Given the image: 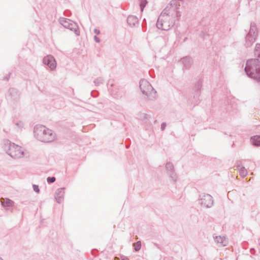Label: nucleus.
<instances>
[{"mask_svg": "<svg viewBox=\"0 0 260 260\" xmlns=\"http://www.w3.org/2000/svg\"><path fill=\"white\" fill-rule=\"evenodd\" d=\"M254 58L248 59L245 68L247 76L260 82V44L257 43L254 50Z\"/></svg>", "mask_w": 260, "mask_h": 260, "instance_id": "obj_1", "label": "nucleus"}, {"mask_svg": "<svg viewBox=\"0 0 260 260\" xmlns=\"http://www.w3.org/2000/svg\"><path fill=\"white\" fill-rule=\"evenodd\" d=\"M173 11L175 13V17L178 18L180 17L181 14L179 11L177 10L176 6L173 7L171 10L169 12L166 9L164 10L160 16L158 17L156 25L158 29L164 30H168L171 29L175 24L176 20L174 22L172 21L170 22V14Z\"/></svg>", "mask_w": 260, "mask_h": 260, "instance_id": "obj_2", "label": "nucleus"}, {"mask_svg": "<svg viewBox=\"0 0 260 260\" xmlns=\"http://www.w3.org/2000/svg\"><path fill=\"white\" fill-rule=\"evenodd\" d=\"M35 138L44 143H50L55 139V134L43 125H36L34 129Z\"/></svg>", "mask_w": 260, "mask_h": 260, "instance_id": "obj_3", "label": "nucleus"}, {"mask_svg": "<svg viewBox=\"0 0 260 260\" xmlns=\"http://www.w3.org/2000/svg\"><path fill=\"white\" fill-rule=\"evenodd\" d=\"M21 147L11 143L9 140L5 142L4 149L6 153L11 157L17 159L23 157L24 152Z\"/></svg>", "mask_w": 260, "mask_h": 260, "instance_id": "obj_4", "label": "nucleus"}, {"mask_svg": "<svg viewBox=\"0 0 260 260\" xmlns=\"http://www.w3.org/2000/svg\"><path fill=\"white\" fill-rule=\"evenodd\" d=\"M139 87L142 93L147 96L149 100H154L157 96V92L151 84L145 79H141Z\"/></svg>", "mask_w": 260, "mask_h": 260, "instance_id": "obj_5", "label": "nucleus"}, {"mask_svg": "<svg viewBox=\"0 0 260 260\" xmlns=\"http://www.w3.org/2000/svg\"><path fill=\"white\" fill-rule=\"evenodd\" d=\"M58 21L64 28L74 31L77 36L80 35L78 25L76 22L70 19L64 17H60L58 19Z\"/></svg>", "mask_w": 260, "mask_h": 260, "instance_id": "obj_6", "label": "nucleus"}, {"mask_svg": "<svg viewBox=\"0 0 260 260\" xmlns=\"http://www.w3.org/2000/svg\"><path fill=\"white\" fill-rule=\"evenodd\" d=\"M199 201L201 206H204L208 208L212 207L213 205V197L209 194L202 193L200 195Z\"/></svg>", "mask_w": 260, "mask_h": 260, "instance_id": "obj_7", "label": "nucleus"}, {"mask_svg": "<svg viewBox=\"0 0 260 260\" xmlns=\"http://www.w3.org/2000/svg\"><path fill=\"white\" fill-rule=\"evenodd\" d=\"M20 96V92L19 90L15 88H9L7 94L6 96L8 101H17Z\"/></svg>", "mask_w": 260, "mask_h": 260, "instance_id": "obj_8", "label": "nucleus"}, {"mask_svg": "<svg viewBox=\"0 0 260 260\" xmlns=\"http://www.w3.org/2000/svg\"><path fill=\"white\" fill-rule=\"evenodd\" d=\"M43 62L51 70H53L56 67V63L54 57L51 55H48L43 59Z\"/></svg>", "mask_w": 260, "mask_h": 260, "instance_id": "obj_9", "label": "nucleus"}, {"mask_svg": "<svg viewBox=\"0 0 260 260\" xmlns=\"http://www.w3.org/2000/svg\"><path fill=\"white\" fill-rule=\"evenodd\" d=\"M64 189V187L59 188L55 192V199L58 204H60L63 199Z\"/></svg>", "mask_w": 260, "mask_h": 260, "instance_id": "obj_10", "label": "nucleus"}, {"mask_svg": "<svg viewBox=\"0 0 260 260\" xmlns=\"http://www.w3.org/2000/svg\"><path fill=\"white\" fill-rule=\"evenodd\" d=\"M181 61L183 64L184 68L186 70H188L192 63V59L190 56H186L181 59Z\"/></svg>", "mask_w": 260, "mask_h": 260, "instance_id": "obj_11", "label": "nucleus"}, {"mask_svg": "<svg viewBox=\"0 0 260 260\" xmlns=\"http://www.w3.org/2000/svg\"><path fill=\"white\" fill-rule=\"evenodd\" d=\"M256 37L255 36H253V35H249L247 34L245 36V43L244 44L246 48L250 47L253 43L256 40Z\"/></svg>", "mask_w": 260, "mask_h": 260, "instance_id": "obj_12", "label": "nucleus"}, {"mask_svg": "<svg viewBox=\"0 0 260 260\" xmlns=\"http://www.w3.org/2000/svg\"><path fill=\"white\" fill-rule=\"evenodd\" d=\"M138 19L135 16L129 15L127 18V23L131 27L135 26L138 24Z\"/></svg>", "mask_w": 260, "mask_h": 260, "instance_id": "obj_13", "label": "nucleus"}, {"mask_svg": "<svg viewBox=\"0 0 260 260\" xmlns=\"http://www.w3.org/2000/svg\"><path fill=\"white\" fill-rule=\"evenodd\" d=\"M202 79H200L195 84L194 86L193 87V90L194 91V96H199L201 89L202 87Z\"/></svg>", "mask_w": 260, "mask_h": 260, "instance_id": "obj_14", "label": "nucleus"}, {"mask_svg": "<svg viewBox=\"0 0 260 260\" xmlns=\"http://www.w3.org/2000/svg\"><path fill=\"white\" fill-rule=\"evenodd\" d=\"M250 142L252 145L260 147V135H255L251 137Z\"/></svg>", "mask_w": 260, "mask_h": 260, "instance_id": "obj_15", "label": "nucleus"}, {"mask_svg": "<svg viewBox=\"0 0 260 260\" xmlns=\"http://www.w3.org/2000/svg\"><path fill=\"white\" fill-rule=\"evenodd\" d=\"M249 35H253V36L256 37L257 34V27L256 23L254 22H251L250 29L247 34Z\"/></svg>", "mask_w": 260, "mask_h": 260, "instance_id": "obj_16", "label": "nucleus"}, {"mask_svg": "<svg viewBox=\"0 0 260 260\" xmlns=\"http://www.w3.org/2000/svg\"><path fill=\"white\" fill-rule=\"evenodd\" d=\"M214 240L215 242L217 243H220L222 244L223 246H225V239L224 237H222L220 236H216L215 237H214Z\"/></svg>", "mask_w": 260, "mask_h": 260, "instance_id": "obj_17", "label": "nucleus"}, {"mask_svg": "<svg viewBox=\"0 0 260 260\" xmlns=\"http://www.w3.org/2000/svg\"><path fill=\"white\" fill-rule=\"evenodd\" d=\"M133 246L135 251H139L141 249L142 246L141 241H138L137 242L133 243Z\"/></svg>", "mask_w": 260, "mask_h": 260, "instance_id": "obj_18", "label": "nucleus"}, {"mask_svg": "<svg viewBox=\"0 0 260 260\" xmlns=\"http://www.w3.org/2000/svg\"><path fill=\"white\" fill-rule=\"evenodd\" d=\"M170 177L172 179L173 181H176L178 178L176 173L175 170L168 172Z\"/></svg>", "mask_w": 260, "mask_h": 260, "instance_id": "obj_19", "label": "nucleus"}, {"mask_svg": "<svg viewBox=\"0 0 260 260\" xmlns=\"http://www.w3.org/2000/svg\"><path fill=\"white\" fill-rule=\"evenodd\" d=\"M166 170L169 172L170 171H172L173 170H174V165L171 162H168L167 164H166Z\"/></svg>", "mask_w": 260, "mask_h": 260, "instance_id": "obj_20", "label": "nucleus"}, {"mask_svg": "<svg viewBox=\"0 0 260 260\" xmlns=\"http://www.w3.org/2000/svg\"><path fill=\"white\" fill-rule=\"evenodd\" d=\"M12 203L13 201L9 199H7L6 201L2 202V205L4 207H9L12 205Z\"/></svg>", "mask_w": 260, "mask_h": 260, "instance_id": "obj_21", "label": "nucleus"}, {"mask_svg": "<svg viewBox=\"0 0 260 260\" xmlns=\"http://www.w3.org/2000/svg\"><path fill=\"white\" fill-rule=\"evenodd\" d=\"M104 82V79L102 77H98L94 80L95 85L99 86L101 84H102Z\"/></svg>", "mask_w": 260, "mask_h": 260, "instance_id": "obj_22", "label": "nucleus"}, {"mask_svg": "<svg viewBox=\"0 0 260 260\" xmlns=\"http://www.w3.org/2000/svg\"><path fill=\"white\" fill-rule=\"evenodd\" d=\"M147 4V0H141L140 3V7L141 11H143L144 8Z\"/></svg>", "mask_w": 260, "mask_h": 260, "instance_id": "obj_23", "label": "nucleus"}, {"mask_svg": "<svg viewBox=\"0 0 260 260\" xmlns=\"http://www.w3.org/2000/svg\"><path fill=\"white\" fill-rule=\"evenodd\" d=\"M240 175L244 177L247 175V171L244 167H241L240 169Z\"/></svg>", "mask_w": 260, "mask_h": 260, "instance_id": "obj_24", "label": "nucleus"}, {"mask_svg": "<svg viewBox=\"0 0 260 260\" xmlns=\"http://www.w3.org/2000/svg\"><path fill=\"white\" fill-rule=\"evenodd\" d=\"M56 180V178L54 176L48 177L47 178V181L49 184L54 183Z\"/></svg>", "mask_w": 260, "mask_h": 260, "instance_id": "obj_25", "label": "nucleus"}, {"mask_svg": "<svg viewBox=\"0 0 260 260\" xmlns=\"http://www.w3.org/2000/svg\"><path fill=\"white\" fill-rule=\"evenodd\" d=\"M208 36V34L206 31H202L200 34V37L203 39H205L206 37Z\"/></svg>", "mask_w": 260, "mask_h": 260, "instance_id": "obj_26", "label": "nucleus"}, {"mask_svg": "<svg viewBox=\"0 0 260 260\" xmlns=\"http://www.w3.org/2000/svg\"><path fill=\"white\" fill-rule=\"evenodd\" d=\"M32 187H33V189L34 190L37 192V193H39L40 192V189H39V187L38 185H36V184H34L32 185Z\"/></svg>", "mask_w": 260, "mask_h": 260, "instance_id": "obj_27", "label": "nucleus"}, {"mask_svg": "<svg viewBox=\"0 0 260 260\" xmlns=\"http://www.w3.org/2000/svg\"><path fill=\"white\" fill-rule=\"evenodd\" d=\"M11 75V73L9 72L7 76H6L4 77L3 80L8 81L9 79V78H10Z\"/></svg>", "mask_w": 260, "mask_h": 260, "instance_id": "obj_28", "label": "nucleus"}, {"mask_svg": "<svg viewBox=\"0 0 260 260\" xmlns=\"http://www.w3.org/2000/svg\"><path fill=\"white\" fill-rule=\"evenodd\" d=\"M63 14L66 16L69 17L71 15V12L68 10H66L64 11Z\"/></svg>", "mask_w": 260, "mask_h": 260, "instance_id": "obj_29", "label": "nucleus"}, {"mask_svg": "<svg viewBox=\"0 0 260 260\" xmlns=\"http://www.w3.org/2000/svg\"><path fill=\"white\" fill-rule=\"evenodd\" d=\"M166 126H167L166 123V122H162L161 124V127H160L161 130V131H164L165 129Z\"/></svg>", "mask_w": 260, "mask_h": 260, "instance_id": "obj_30", "label": "nucleus"}, {"mask_svg": "<svg viewBox=\"0 0 260 260\" xmlns=\"http://www.w3.org/2000/svg\"><path fill=\"white\" fill-rule=\"evenodd\" d=\"M94 40L96 43H99L101 41L100 38L99 37H98L96 36H94Z\"/></svg>", "mask_w": 260, "mask_h": 260, "instance_id": "obj_31", "label": "nucleus"}, {"mask_svg": "<svg viewBox=\"0 0 260 260\" xmlns=\"http://www.w3.org/2000/svg\"><path fill=\"white\" fill-rule=\"evenodd\" d=\"M241 162L239 161L236 164L237 167L240 170V168L241 167Z\"/></svg>", "mask_w": 260, "mask_h": 260, "instance_id": "obj_32", "label": "nucleus"}, {"mask_svg": "<svg viewBox=\"0 0 260 260\" xmlns=\"http://www.w3.org/2000/svg\"><path fill=\"white\" fill-rule=\"evenodd\" d=\"M93 31L96 35H99L100 34V30L97 28H94Z\"/></svg>", "mask_w": 260, "mask_h": 260, "instance_id": "obj_33", "label": "nucleus"}, {"mask_svg": "<svg viewBox=\"0 0 260 260\" xmlns=\"http://www.w3.org/2000/svg\"><path fill=\"white\" fill-rule=\"evenodd\" d=\"M16 125H17V126H18L19 127H21V126H22V125H23V123H22V122H19V123H16Z\"/></svg>", "mask_w": 260, "mask_h": 260, "instance_id": "obj_34", "label": "nucleus"}, {"mask_svg": "<svg viewBox=\"0 0 260 260\" xmlns=\"http://www.w3.org/2000/svg\"><path fill=\"white\" fill-rule=\"evenodd\" d=\"M121 260H129V259L126 257H123L122 258Z\"/></svg>", "mask_w": 260, "mask_h": 260, "instance_id": "obj_35", "label": "nucleus"}, {"mask_svg": "<svg viewBox=\"0 0 260 260\" xmlns=\"http://www.w3.org/2000/svg\"><path fill=\"white\" fill-rule=\"evenodd\" d=\"M91 95H92V96H93V97L96 96V95H94V94H93V91H92V92H91Z\"/></svg>", "mask_w": 260, "mask_h": 260, "instance_id": "obj_36", "label": "nucleus"}, {"mask_svg": "<svg viewBox=\"0 0 260 260\" xmlns=\"http://www.w3.org/2000/svg\"><path fill=\"white\" fill-rule=\"evenodd\" d=\"M147 114H145V118H146H146H147Z\"/></svg>", "mask_w": 260, "mask_h": 260, "instance_id": "obj_37", "label": "nucleus"}, {"mask_svg": "<svg viewBox=\"0 0 260 260\" xmlns=\"http://www.w3.org/2000/svg\"><path fill=\"white\" fill-rule=\"evenodd\" d=\"M154 245L156 246H158V244H156V243H154Z\"/></svg>", "mask_w": 260, "mask_h": 260, "instance_id": "obj_38", "label": "nucleus"}, {"mask_svg": "<svg viewBox=\"0 0 260 260\" xmlns=\"http://www.w3.org/2000/svg\"><path fill=\"white\" fill-rule=\"evenodd\" d=\"M91 253H92V254H93V250H92L91 251Z\"/></svg>", "mask_w": 260, "mask_h": 260, "instance_id": "obj_39", "label": "nucleus"}, {"mask_svg": "<svg viewBox=\"0 0 260 260\" xmlns=\"http://www.w3.org/2000/svg\"><path fill=\"white\" fill-rule=\"evenodd\" d=\"M0 260H3L1 257H0Z\"/></svg>", "mask_w": 260, "mask_h": 260, "instance_id": "obj_40", "label": "nucleus"}]
</instances>
